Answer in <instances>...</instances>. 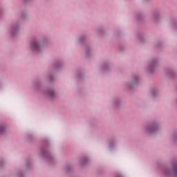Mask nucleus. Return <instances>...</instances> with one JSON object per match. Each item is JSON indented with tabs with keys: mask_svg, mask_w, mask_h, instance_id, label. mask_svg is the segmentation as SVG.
Returning <instances> with one entry per match:
<instances>
[{
	"mask_svg": "<svg viewBox=\"0 0 177 177\" xmlns=\"http://www.w3.org/2000/svg\"><path fill=\"white\" fill-rule=\"evenodd\" d=\"M161 129V125L159 121L153 120L145 124L142 129V132L145 136H153L155 133H158Z\"/></svg>",
	"mask_w": 177,
	"mask_h": 177,
	"instance_id": "f257e3e1",
	"label": "nucleus"
},
{
	"mask_svg": "<svg viewBox=\"0 0 177 177\" xmlns=\"http://www.w3.org/2000/svg\"><path fill=\"white\" fill-rule=\"evenodd\" d=\"M39 156L44 161L52 162L55 160V156L50 153L48 147H42L39 151Z\"/></svg>",
	"mask_w": 177,
	"mask_h": 177,
	"instance_id": "f03ea898",
	"label": "nucleus"
},
{
	"mask_svg": "<svg viewBox=\"0 0 177 177\" xmlns=\"http://www.w3.org/2000/svg\"><path fill=\"white\" fill-rule=\"evenodd\" d=\"M172 172L175 176H177V159H174L171 161V169L166 167L162 170V174L165 175V176H171Z\"/></svg>",
	"mask_w": 177,
	"mask_h": 177,
	"instance_id": "7ed1b4c3",
	"label": "nucleus"
},
{
	"mask_svg": "<svg viewBox=\"0 0 177 177\" xmlns=\"http://www.w3.org/2000/svg\"><path fill=\"white\" fill-rule=\"evenodd\" d=\"M43 93H44V96H46V97L50 100H52V99H55V97H56V91L53 89H44L43 91Z\"/></svg>",
	"mask_w": 177,
	"mask_h": 177,
	"instance_id": "20e7f679",
	"label": "nucleus"
},
{
	"mask_svg": "<svg viewBox=\"0 0 177 177\" xmlns=\"http://www.w3.org/2000/svg\"><path fill=\"white\" fill-rule=\"evenodd\" d=\"M111 103L114 109L118 110L121 109V107H122V104H124V101H122V100L120 98H115L111 100Z\"/></svg>",
	"mask_w": 177,
	"mask_h": 177,
	"instance_id": "39448f33",
	"label": "nucleus"
},
{
	"mask_svg": "<svg viewBox=\"0 0 177 177\" xmlns=\"http://www.w3.org/2000/svg\"><path fill=\"white\" fill-rule=\"evenodd\" d=\"M8 132V124L0 123V138Z\"/></svg>",
	"mask_w": 177,
	"mask_h": 177,
	"instance_id": "423d86ee",
	"label": "nucleus"
},
{
	"mask_svg": "<svg viewBox=\"0 0 177 177\" xmlns=\"http://www.w3.org/2000/svg\"><path fill=\"white\" fill-rule=\"evenodd\" d=\"M15 177H25L26 176V170L23 169H18L14 174Z\"/></svg>",
	"mask_w": 177,
	"mask_h": 177,
	"instance_id": "0eeeda50",
	"label": "nucleus"
},
{
	"mask_svg": "<svg viewBox=\"0 0 177 177\" xmlns=\"http://www.w3.org/2000/svg\"><path fill=\"white\" fill-rule=\"evenodd\" d=\"M81 165L85 166L86 164L89 163L91 161V158L89 156H84L80 159Z\"/></svg>",
	"mask_w": 177,
	"mask_h": 177,
	"instance_id": "6e6552de",
	"label": "nucleus"
},
{
	"mask_svg": "<svg viewBox=\"0 0 177 177\" xmlns=\"http://www.w3.org/2000/svg\"><path fill=\"white\" fill-rule=\"evenodd\" d=\"M108 150L109 151H114L115 150V143L113 142H110L108 145Z\"/></svg>",
	"mask_w": 177,
	"mask_h": 177,
	"instance_id": "1a4fd4ad",
	"label": "nucleus"
},
{
	"mask_svg": "<svg viewBox=\"0 0 177 177\" xmlns=\"http://www.w3.org/2000/svg\"><path fill=\"white\" fill-rule=\"evenodd\" d=\"M32 48L33 50H39V44L37 41H34L32 45Z\"/></svg>",
	"mask_w": 177,
	"mask_h": 177,
	"instance_id": "9d476101",
	"label": "nucleus"
},
{
	"mask_svg": "<svg viewBox=\"0 0 177 177\" xmlns=\"http://www.w3.org/2000/svg\"><path fill=\"white\" fill-rule=\"evenodd\" d=\"M150 93L151 96H153V97H156V96H158V91H157L156 89L151 90Z\"/></svg>",
	"mask_w": 177,
	"mask_h": 177,
	"instance_id": "9b49d317",
	"label": "nucleus"
},
{
	"mask_svg": "<svg viewBox=\"0 0 177 177\" xmlns=\"http://www.w3.org/2000/svg\"><path fill=\"white\" fill-rule=\"evenodd\" d=\"M26 169H30V168H31V161L30 160H27L26 165Z\"/></svg>",
	"mask_w": 177,
	"mask_h": 177,
	"instance_id": "f8f14e48",
	"label": "nucleus"
},
{
	"mask_svg": "<svg viewBox=\"0 0 177 177\" xmlns=\"http://www.w3.org/2000/svg\"><path fill=\"white\" fill-rule=\"evenodd\" d=\"M172 141L174 143H177V133H174L172 136Z\"/></svg>",
	"mask_w": 177,
	"mask_h": 177,
	"instance_id": "ddd939ff",
	"label": "nucleus"
},
{
	"mask_svg": "<svg viewBox=\"0 0 177 177\" xmlns=\"http://www.w3.org/2000/svg\"><path fill=\"white\" fill-rule=\"evenodd\" d=\"M5 165V160L3 159H0V167H3Z\"/></svg>",
	"mask_w": 177,
	"mask_h": 177,
	"instance_id": "4468645a",
	"label": "nucleus"
},
{
	"mask_svg": "<svg viewBox=\"0 0 177 177\" xmlns=\"http://www.w3.org/2000/svg\"><path fill=\"white\" fill-rule=\"evenodd\" d=\"M33 136H32V135H31V134H28V136H27V139L28 140H32V139H33Z\"/></svg>",
	"mask_w": 177,
	"mask_h": 177,
	"instance_id": "2eb2a0df",
	"label": "nucleus"
},
{
	"mask_svg": "<svg viewBox=\"0 0 177 177\" xmlns=\"http://www.w3.org/2000/svg\"><path fill=\"white\" fill-rule=\"evenodd\" d=\"M71 168H73V167H71V165L66 166V170L67 171H71Z\"/></svg>",
	"mask_w": 177,
	"mask_h": 177,
	"instance_id": "dca6fc26",
	"label": "nucleus"
},
{
	"mask_svg": "<svg viewBox=\"0 0 177 177\" xmlns=\"http://www.w3.org/2000/svg\"><path fill=\"white\" fill-rule=\"evenodd\" d=\"M117 177H124V176H121V175H118Z\"/></svg>",
	"mask_w": 177,
	"mask_h": 177,
	"instance_id": "f3484780",
	"label": "nucleus"
},
{
	"mask_svg": "<svg viewBox=\"0 0 177 177\" xmlns=\"http://www.w3.org/2000/svg\"><path fill=\"white\" fill-rule=\"evenodd\" d=\"M44 142H48V140H44Z\"/></svg>",
	"mask_w": 177,
	"mask_h": 177,
	"instance_id": "a211bd4d",
	"label": "nucleus"
}]
</instances>
